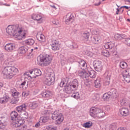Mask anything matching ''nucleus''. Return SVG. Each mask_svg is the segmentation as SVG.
I'll list each match as a JSON object with an SVG mask.
<instances>
[{
  "mask_svg": "<svg viewBox=\"0 0 130 130\" xmlns=\"http://www.w3.org/2000/svg\"><path fill=\"white\" fill-rule=\"evenodd\" d=\"M78 63L80 67H82L81 69L83 70V71H79L78 72L79 77L82 78L84 81L89 80V77L92 78H96V72L94 70L89 71V67H88L87 63L84 60H81L80 61L78 62Z\"/></svg>",
  "mask_w": 130,
  "mask_h": 130,
  "instance_id": "2",
  "label": "nucleus"
},
{
  "mask_svg": "<svg viewBox=\"0 0 130 130\" xmlns=\"http://www.w3.org/2000/svg\"><path fill=\"white\" fill-rule=\"evenodd\" d=\"M9 100H10V97L5 95L2 98H0V103H1V104H6Z\"/></svg>",
  "mask_w": 130,
  "mask_h": 130,
  "instance_id": "25",
  "label": "nucleus"
},
{
  "mask_svg": "<svg viewBox=\"0 0 130 130\" xmlns=\"http://www.w3.org/2000/svg\"><path fill=\"white\" fill-rule=\"evenodd\" d=\"M52 119L55 120V124H60L63 121V115L57 111H55L52 114Z\"/></svg>",
  "mask_w": 130,
  "mask_h": 130,
  "instance_id": "6",
  "label": "nucleus"
},
{
  "mask_svg": "<svg viewBox=\"0 0 130 130\" xmlns=\"http://www.w3.org/2000/svg\"><path fill=\"white\" fill-rule=\"evenodd\" d=\"M105 116V112L103 111L101 109H99V111H98V114H96V117L98 118H103Z\"/></svg>",
  "mask_w": 130,
  "mask_h": 130,
  "instance_id": "24",
  "label": "nucleus"
},
{
  "mask_svg": "<svg viewBox=\"0 0 130 130\" xmlns=\"http://www.w3.org/2000/svg\"><path fill=\"white\" fill-rule=\"evenodd\" d=\"M3 87H4V84L0 82V90L3 88Z\"/></svg>",
  "mask_w": 130,
  "mask_h": 130,
  "instance_id": "57",
  "label": "nucleus"
},
{
  "mask_svg": "<svg viewBox=\"0 0 130 130\" xmlns=\"http://www.w3.org/2000/svg\"><path fill=\"white\" fill-rule=\"evenodd\" d=\"M6 127V123L0 122V128H5Z\"/></svg>",
  "mask_w": 130,
  "mask_h": 130,
  "instance_id": "47",
  "label": "nucleus"
},
{
  "mask_svg": "<svg viewBox=\"0 0 130 130\" xmlns=\"http://www.w3.org/2000/svg\"><path fill=\"white\" fill-rule=\"evenodd\" d=\"M37 38L39 41H41V42H45L46 41L45 39V36L43 35H38L37 36Z\"/></svg>",
  "mask_w": 130,
  "mask_h": 130,
  "instance_id": "31",
  "label": "nucleus"
},
{
  "mask_svg": "<svg viewBox=\"0 0 130 130\" xmlns=\"http://www.w3.org/2000/svg\"><path fill=\"white\" fill-rule=\"evenodd\" d=\"M30 109H36L38 107V103L36 102L30 103L28 105Z\"/></svg>",
  "mask_w": 130,
  "mask_h": 130,
  "instance_id": "30",
  "label": "nucleus"
},
{
  "mask_svg": "<svg viewBox=\"0 0 130 130\" xmlns=\"http://www.w3.org/2000/svg\"><path fill=\"white\" fill-rule=\"evenodd\" d=\"M99 110V108H96V107L91 108L89 111L90 115L92 117H93L94 118H96Z\"/></svg>",
  "mask_w": 130,
  "mask_h": 130,
  "instance_id": "13",
  "label": "nucleus"
},
{
  "mask_svg": "<svg viewBox=\"0 0 130 130\" xmlns=\"http://www.w3.org/2000/svg\"><path fill=\"white\" fill-rule=\"evenodd\" d=\"M37 60L42 62L44 67H47L52 61V56L48 54L40 55L38 57Z\"/></svg>",
  "mask_w": 130,
  "mask_h": 130,
  "instance_id": "5",
  "label": "nucleus"
},
{
  "mask_svg": "<svg viewBox=\"0 0 130 130\" xmlns=\"http://www.w3.org/2000/svg\"><path fill=\"white\" fill-rule=\"evenodd\" d=\"M101 4V2H99V3H96L95 4V6H99Z\"/></svg>",
  "mask_w": 130,
  "mask_h": 130,
  "instance_id": "61",
  "label": "nucleus"
},
{
  "mask_svg": "<svg viewBox=\"0 0 130 130\" xmlns=\"http://www.w3.org/2000/svg\"><path fill=\"white\" fill-rule=\"evenodd\" d=\"M119 112L122 116H127V115H129V110L126 108L120 109Z\"/></svg>",
  "mask_w": 130,
  "mask_h": 130,
  "instance_id": "17",
  "label": "nucleus"
},
{
  "mask_svg": "<svg viewBox=\"0 0 130 130\" xmlns=\"http://www.w3.org/2000/svg\"><path fill=\"white\" fill-rule=\"evenodd\" d=\"M126 3H130L129 0H124Z\"/></svg>",
  "mask_w": 130,
  "mask_h": 130,
  "instance_id": "62",
  "label": "nucleus"
},
{
  "mask_svg": "<svg viewBox=\"0 0 130 130\" xmlns=\"http://www.w3.org/2000/svg\"><path fill=\"white\" fill-rule=\"evenodd\" d=\"M18 72L19 71L16 67L9 66L5 67L2 71V73L4 78L6 79H12L14 76H16L18 74Z\"/></svg>",
  "mask_w": 130,
  "mask_h": 130,
  "instance_id": "3",
  "label": "nucleus"
},
{
  "mask_svg": "<svg viewBox=\"0 0 130 130\" xmlns=\"http://www.w3.org/2000/svg\"><path fill=\"white\" fill-rule=\"evenodd\" d=\"M51 7L53 8V9H55V10H56V7H55V6L51 5Z\"/></svg>",
  "mask_w": 130,
  "mask_h": 130,
  "instance_id": "60",
  "label": "nucleus"
},
{
  "mask_svg": "<svg viewBox=\"0 0 130 130\" xmlns=\"http://www.w3.org/2000/svg\"><path fill=\"white\" fill-rule=\"evenodd\" d=\"M55 81V77L54 73H49L48 76L46 77V79L44 81V83L47 86H50L52 83Z\"/></svg>",
  "mask_w": 130,
  "mask_h": 130,
  "instance_id": "8",
  "label": "nucleus"
},
{
  "mask_svg": "<svg viewBox=\"0 0 130 130\" xmlns=\"http://www.w3.org/2000/svg\"><path fill=\"white\" fill-rule=\"evenodd\" d=\"M94 97L95 98H93V100H94L95 101H97L99 100V98L96 97V95H94Z\"/></svg>",
  "mask_w": 130,
  "mask_h": 130,
  "instance_id": "55",
  "label": "nucleus"
},
{
  "mask_svg": "<svg viewBox=\"0 0 130 130\" xmlns=\"http://www.w3.org/2000/svg\"><path fill=\"white\" fill-rule=\"evenodd\" d=\"M52 23L54 25H56V26H58V25H59V22H58V21H57L56 20H53L52 21Z\"/></svg>",
  "mask_w": 130,
  "mask_h": 130,
  "instance_id": "48",
  "label": "nucleus"
},
{
  "mask_svg": "<svg viewBox=\"0 0 130 130\" xmlns=\"http://www.w3.org/2000/svg\"><path fill=\"white\" fill-rule=\"evenodd\" d=\"M29 94H30V91H29V90H26V91H23L22 92V99L23 100L25 99L26 97H27V96H29Z\"/></svg>",
  "mask_w": 130,
  "mask_h": 130,
  "instance_id": "39",
  "label": "nucleus"
},
{
  "mask_svg": "<svg viewBox=\"0 0 130 130\" xmlns=\"http://www.w3.org/2000/svg\"><path fill=\"white\" fill-rule=\"evenodd\" d=\"M50 112L49 110H43L41 113L42 115H48Z\"/></svg>",
  "mask_w": 130,
  "mask_h": 130,
  "instance_id": "46",
  "label": "nucleus"
},
{
  "mask_svg": "<svg viewBox=\"0 0 130 130\" xmlns=\"http://www.w3.org/2000/svg\"><path fill=\"white\" fill-rule=\"evenodd\" d=\"M102 54L103 55H104V56H106V57H109V55H110V54H111L110 52L107 51V50H104L102 51Z\"/></svg>",
  "mask_w": 130,
  "mask_h": 130,
  "instance_id": "36",
  "label": "nucleus"
},
{
  "mask_svg": "<svg viewBox=\"0 0 130 130\" xmlns=\"http://www.w3.org/2000/svg\"><path fill=\"white\" fill-rule=\"evenodd\" d=\"M68 83H69V78H63L59 83V86L61 87V88L62 87H67V86H68Z\"/></svg>",
  "mask_w": 130,
  "mask_h": 130,
  "instance_id": "22",
  "label": "nucleus"
},
{
  "mask_svg": "<svg viewBox=\"0 0 130 130\" xmlns=\"http://www.w3.org/2000/svg\"><path fill=\"white\" fill-rule=\"evenodd\" d=\"M110 93L112 94V96L114 97V98H117L118 96V92H117V90L114 88H112L110 90Z\"/></svg>",
  "mask_w": 130,
  "mask_h": 130,
  "instance_id": "29",
  "label": "nucleus"
},
{
  "mask_svg": "<svg viewBox=\"0 0 130 130\" xmlns=\"http://www.w3.org/2000/svg\"><path fill=\"white\" fill-rule=\"evenodd\" d=\"M127 21H128V22H130V19H127Z\"/></svg>",
  "mask_w": 130,
  "mask_h": 130,
  "instance_id": "63",
  "label": "nucleus"
},
{
  "mask_svg": "<svg viewBox=\"0 0 130 130\" xmlns=\"http://www.w3.org/2000/svg\"><path fill=\"white\" fill-rule=\"evenodd\" d=\"M16 109L18 112L21 113L27 109V104H23L22 105L17 107Z\"/></svg>",
  "mask_w": 130,
  "mask_h": 130,
  "instance_id": "18",
  "label": "nucleus"
},
{
  "mask_svg": "<svg viewBox=\"0 0 130 130\" xmlns=\"http://www.w3.org/2000/svg\"><path fill=\"white\" fill-rule=\"evenodd\" d=\"M51 46H52V49L53 50H54V51L56 50H59V49L60 48L59 47V45H58V43L56 41H54L52 42Z\"/></svg>",
  "mask_w": 130,
  "mask_h": 130,
  "instance_id": "23",
  "label": "nucleus"
},
{
  "mask_svg": "<svg viewBox=\"0 0 130 130\" xmlns=\"http://www.w3.org/2000/svg\"><path fill=\"white\" fill-rule=\"evenodd\" d=\"M19 100H20L19 98L13 97L11 100V103H12V104H16V103H18Z\"/></svg>",
  "mask_w": 130,
  "mask_h": 130,
  "instance_id": "42",
  "label": "nucleus"
},
{
  "mask_svg": "<svg viewBox=\"0 0 130 130\" xmlns=\"http://www.w3.org/2000/svg\"><path fill=\"white\" fill-rule=\"evenodd\" d=\"M94 86L95 88H100L101 87V79L98 78L94 81Z\"/></svg>",
  "mask_w": 130,
  "mask_h": 130,
  "instance_id": "32",
  "label": "nucleus"
},
{
  "mask_svg": "<svg viewBox=\"0 0 130 130\" xmlns=\"http://www.w3.org/2000/svg\"><path fill=\"white\" fill-rule=\"evenodd\" d=\"M42 97L44 98H48V97H50L51 96V93L50 91H44L41 94Z\"/></svg>",
  "mask_w": 130,
  "mask_h": 130,
  "instance_id": "34",
  "label": "nucleus"
},
{
  "mask_svg": "<svg viewBox=\"0 0 130 130\" xmlns=\"http://www.w3.org/2000/svg\"><path fill=\"white\" fill-rule=\"evenodd\" d=\"M28 49L29 48L27 47V46H23L20 47L18 49V53H20L21 54H24L28 51Z\"/></svg>",
  "mask_w": 130,
  "mask_h": 130,
  "instance_id": "21",
  "label": "nucleus"
},
{
  "mask_svg": "<svg viewBox=\"0 0 130 130\" xmlns=\"http://www.w3.org/2000/svg\"><path fill=\"white\" fill-rule=\"evenodd\" d=\"M48 120H49V117L48 116H42L40 118L39 122H41V123H45Z\"/></svg>",
  "mask_w": 130,
  "mask_h": 130,
  "instance_id": "28",
  "label": "nucleus"
},
{
  "mask_svg": "<svg viewBox=\"0 0 130 130\" xmlns=\"http://www.w3.org/2000/svg\"><path fill=\"white\" fill-rule=\"evenodd\" d=\"M4 60V55L3 54H0V62Z\"/></svg>",
  "mask_w": 130,
  "mask_h": 130,
  "instance_id": "53",
  "label": "nucleus"
},
{
  "mask_svg": "<svg viewBox=\"0 0 130 130\" xmlns=\"http://www.w3.org/2000/svg\"><path fill=\"white\" fill-rule=\"evenodd\" d=\"M71 96L75 99H79L80 97H81V95H80V93L78 92L73 93Z\"/></svg>",
  "mask_w": 130,
  "mask_h": 130,
  "instance_id": "40",
  "label": "nucleus"
},
{
  "mask_svg": "<svg viewBox=\"0 0 130 130\" xmlns=\"http://www.w3.org/2000/svg\"><path fill=\"white\" fill-rule=\"evenodd\" d=\"M15 48V44L13 43L7 44L5 46V49L8 52H12V51H13Z\"/></svg>",
  "mask_w": 130,
  "mask_h": 130,
  "instance_id": "14",
  "label": "nucleus"
},
{
  "mask_svg": "<svg viewBox=\"0 0 130 130\" xmlns=\"http://www.w3.org/2000/svg\"><path fill=\"white\" fill-rule=\"evenodd\" d=\"M119 67L121 69H126V68H127V63L124 61L120 62L119 63Z\"/></svg>",
  "mask_w": 130,
  "mask_h": 130,
  "instance_id": "37",
  "label": "nucleus"
},
{
  "mask_svg": "<svg viewBox=\"0 0 130 130\" xmlns=\"http://www.w3.org/2000/svg\"><path fill=\"white\" fill-rule=\"evenodd\" d=\"M66 45L69 48H70V49H77V48H78V44L71 41L67 42Z\"/></svg>",
  "mask_w": 130,
  "mask_h": 130,
  "instance_id": "15",
  "label": "nucleus"
},
{
  "mask_svg": "<svg viewBox=\"0 0 130 130\" xmlns=\"http://www.w3.org/2000/svg\"><path fill=\"white\" fill-rule=\"evenodd\" d=\"M36 127H39L40 126V123L37 122L35 125Z\"/></svg>",
  "mask_w": 130,
  "mask_h": 130,
  "instance_id": "56",
  "label": "nucleus"
},
{
  "mask_svg": "<svg viewBox=\"0 0 130 130\" xmlns=\"http://www.w3.org/2000/svg\"><path fill=\"white\" fill-rule=\"evenodd\" d=\"M112 97V93L109 91L107 93L104 94L103 99L105 100V101H108V100L111 99Z\"/></svg>",
  "mask_w": 130,
  "mask_h": 130,
  "instance_id": "26",
  "label": "nucleus"
},
{
  "mask_svg": "<svg viewBox=\"0 0 130 130\" xmlns=\"http://www.w3.org/2000/svg\"><path fill=\"white\" fill-rule=\"evenodd\" d=\"M31 18L36 21H40V23H42V21H43L42 15L40 14H34L31 15Z\"/></svg>",
  "mask_w": 130,
  "mask_h": 130,
  "instance_id": "16",
  "label": "nucleus"
},
{
  "mask_svg": "<svg viewBox=\"0 0 130 130\" xmlns=\"http://www.w3.org/2000/svg\"><path fill=\"white\" fill-rule=\"evenodd\" d=\"M11 93L13 97L19 98V96H20V92H18V91H17V90H16L15 88L11 89Z\"/></svg>",
  "mask_w": 130,
  "mask_h": 130,
  "instance_id": "27",
  "label": "nucleus"
},
{
  "mask_svg": "<svg viewBox=\"0 0 130 130\" xmlns=\"http://www.w3.org/2000/svg\"><path fill=\"white\" fill-rule=\"evenodd\" d=\"M122 76L124 80L127 83H129L130 82V73H127L126 70L124 71L122 73Z\"/></svg>",
  "mask_w": 130,
  "mask_h": 130,
  "instance_id": "19",
  "label": "nucleus"
},
{
  "mask_svg": "<svg viewBox=\"0 0 130 130\" xmlns=\"http://www.w3.org/2000/svg\"><path fill=\"white\" fill-rule=\"evenodd\" d=\"M79 87V81L77 79H74L71 82L64 88V93L66 94H72L73 91L78 90Z\"/></svg>",
  "mask_w": 130,
  "mask_h": 130,
  "instance_id": "4",
  "label": "nucleus"
},
{
  "mask_svg": "<svg viewBox=\"0 0 130 130\" xmlns=\"http://www.w3.org/2000/svg\"><path fill=\"white\" fill-rule=\"evenodd\" d=\"M66 63L67 60H60V63L62 67H63V66H64V64H66Z\"/></svg>",
  "mask_w": 130,
  "mask_h": 130,
  "instance_id": "49",
  "label": "nucleus"
},
{
  "mask_svg": "<svg viewBox=\"0 0 130 130\" xmlns=\"http://www.w3.org/2000/svg\"><path fill=\"white\" fill-rule=\"evenodd\" d=\"M46 130H57V128L55 127H48V128H46Z\"/></svg>",
  "mask_w": 130,
  "mask_h": 130,
  "instance_id": "50",
  "label": "nucleus"
},
{
  "mask_svg": "<svg viewBox=\"0 0 130 130\" xmlns=\"http://www.w3.org/2000/svg\"><path fill=\"white\" fill-rule=\"evenodd\" d=\"M119 12V9L117 8V11H116V15H118Z\"/></svg>",
  "mask_w": 130,
  "mask_h": 130,
  "instance_id": "59",
  "label": "nucleus"
},
{
  "mask_svg": "<svg viewBox=\"0 0 130 130\" xmlns=\"http://www.w3.org/2000/svg\"><path fill=\"white\" fill-rule=\"evenodd\" d=\"M114 42H108L105 44V48L106 49H110L111 54H114L115 53V50H114Z\"/></svg>",
  "mask_w": 130,
  "mask_h": 130,
  "instance_id": "9",
  "label": "nucleus"
},
{
  "mask_svg": "<svg viewBox=\"0 0 130 130\" xmlns=\"http://www.w3.org/2000/svg\"><path fill=\"white\" fill-rule=\"evenodd\" d=\"M74 21V16L72 15V14H68L66 15V19L65 23L67 25H69V24H71L73 23V21Z\"/></svg>",
  "mask_w": 130,
  "mask_h": 130,
  "instance_id": "20",
  "label": "nucleus"
},
{
  "mask_svg": "<svg viewBox=\"0 0 130 130\" xmlns=\"http://www.w3.org/2000/svg\"><path fill=\"white\" fill-rule=\"evenodd\" d=\"M22 115L24 118H27L28 117V113L24 112V113L22 114Z\"/></svg>",
  "mask_w": 130,
  "mask_h": 130,
  "instance_id": "51",
  "label": "nucleus"
},
{
  "mask_svg": "<svg viewBox=\"0 0 130 130\" xmlns=\"http://www.w3.org/2000/svg\"><path fill=\"white\" fill-rule=\"evenodd\" d=\"M120 103L122 106H127V105H129L128 101L126 99H123L121 100Z\"/></svg>",
  "mask_w": 130,
  "mask_h": 130,
  "instance_id": "33",
  "label": "nucleus"
},
{
  "mask_svg": "<svg viewBox=\"0 0 130 130\" xmlns=\"http://www.w3.org/2000/svg\"><path fill=\"white\" fill-rule=\"evenodd\" d=\"M119 21H121L122 20V16H120L119 17Z\"/></svg>",
  "mask_w": 130,
  "mask_h": 130,
  "instance_id": "58",
  "label": "nucleus"
},
{
  "mask_svg": "<svg viewBox=\"0 0 130 130\" xmlns=\"http://www.w3.org/2000/svg\"><path fill=\"white\" fill-rule=\"evenodd\" d=\"M6 32L9 35L15 36L19 40H23L27 37L26 30L20 28L16 25H9L6 28Z\"/></svg>",
  "mask_w": 130,
  "mask_h": 130,
  "instance_id": "1",
  "label": "nucleus"
},
{
  "mask_svg": "<svg viewBox=\"0 0 130 130\" xmlns=\"http://www.w3.org/2000/svg\"><path fill=\"white\" fill-rule=\"evenodd\" d=\"M31 51H33V49H31Z\"/></svg>",
  "mask_w": 130,
  "mask_h": 130,
  "instance_id": "64",
  "label": "nucleus"
},
{
  "mask_svg": "<svg viewBox=\"0 0 130 130\" xmlns=\"http://www.w3.org/2000/svg\"><path fill=\"white\" fill-rule=\"evenodd\" d=\"M35 43V41L32 39H28L25 41V44L27 45H33Z\"/></svg>",
  "mask_w": 130,
  "mask_h": 130,
  "instance_id": "35",
  "label": "nucleus"
},
{
  "mask_svg": "<svg viewBox=\"0 0 130 130\" xmlns=\"http://www.w3.org/2000/svg\"><path fill=\"white\" fill-rule=\"evenodd\" d=\"M93 67L96 72H101L102 69H103V67H102V62L98 60H95L93 62Z\"/></svg>",
  "mask_w": 130,
  "mask_h": 130,
  "instance_id": "12",
  "label": "nucleus"
},
{
  "mask_svg": "<svg viewBox=\"0 0 130 130\" xmlns=\"http://www.w3.org/2000/svg\"><path fill=\"white\" fill-rule=\"evenodd\" d=\"M89 36H90V33L88 31H85L82 34V37L85 38L86 40H88Z\"/></svg>",
  "mask_w": 130,
  "mask_h": 130,
  "instance_id": "38",
  "label": "nucleus"
},
{
  "mask_svg": "<svg viewBox=\"0 0 130 130\" xmlns=\"http://www.w3.org/2000/svg\"><path fill=\"white\" fill-rule=\"evenodd\" d=\"M30 76H29L31 79H34V78H37V77H39V76H41L42 72H41V70L38 69H35L32 71L30 72Z\"/></svg>",
  "mask_w": 130,
  "mask_h": 130,
  "instance_id": "10",
  "label": "nucleus"
},
{
  "mask_svg": "<svg viewBox=\"0 0 130 130\" xmlns=\"http://www.w3.org/2000/svg\"><path fill=\"white\" fill-rule=\"evenodd\" d=\"M100 41H101V40H100V39L98 37H95L93 38V42L95 44H97V43H99Z\"/></svg>",
  "mask_w": 130,
  "mask_h": 130,
  "instance_id": "43",
  "label": "nucleus"
},
{
  "mask_svg": "<svg viewBox=\"0 0 130 130\" xmlns=\"http://www.w3.org/2000/svg\"><path fill=\"white\" fill-rule=\"evenodd\" d=\"M26 81H24L23 82H22L20 85V88H24L25 85H26Z\"/></svg>",
  "mask_w": 130,
  "mask_h": 130,
  "instance_id": "52",
  "label": "nucleus"
},
{
  "mask_svg": "<svg viewBox=\"0 0 130 130\" xmlns=\"http://www.w3.org/2000/svg\"><path fill=\"white\" fill-rule=\"evenodd\" d=\"M124 43L128 46H130V38H127L124 39Z\"/></svg>",
  "mask_w": 130,
  "mask_h": 130,
  "instance_id": "44",
  "label": "nucleus"
},
{
  "mask_svg": "<svg viewBox=\"0 0 130 130\" xmlns=\"http://www.w3.org/2000/svg\"><path fill=\"white\" fill-rule=\"evenodd\" d=\"M60 60H67V59L63 55H61L60 56Z\"/></svg>",
  "mask_w": 130,
  "mask_h": 130,
  "instance_id": "54",
  "label": "nucleus"
},
{
  "mask_svg": "<svg viewBox=\"0 0 130 130\" xmlns=\"http://www.w3.org/2000/svg\"><path fill=\"white\" fill-rule=\"evenodd\" d=\"M92 122H87L83 125V126L85 127V128H89L92 125Z\"/></svg>",
  "mask_w": 130,
  "mask_h": 130,
  "instance_id": "41",
  "label": "nucleus"
},
{
  "mask_svg": "<svg viewBox=\"0 0 130 130\" xmlns=\"http://www.w3.org/2000/svg\"><path fill=\"white\" fill-rule=\"evenodd\" d=\"M111 77V72L106 71L105 73V79L104 80V85L108 86L110 84V77Z\"/></svg>",
  "mask_w": 130,
  "mask_h": 130,
  "instance_id": "11",
  "label": "nucleus"
},
{
  "mask_svg": "<svg viewBox=\"0 0 130 130\" xmlns=\"http://www.w3.org/2000/svg\"><path fill=\"white\" fill-rule=\"evenodd\" d=\"M0 122L6 123V122H7V118H6L5 117H1Z\"/></svg>",
  "mask_w": 130,
  "mask_h": 130,
  "instance_id": "45",
  "label": "nucleus"
},
{
  "mask_svg": "<svg viewBox=\"0 0 130 130\" xmlns=\"http://www.w3.org/2000/svg\"><path fill=\"white\" fill-rule=\"evenodd\" d=\"M11 120H13L14 124L15 125V127H19L22 124L21 121H19L18 119V113L16 111H13L11 113Z\"/></svg>",
  "mask_w": 130,
  "mask_h": 130,
  "instance_id": "7",
  "label": "nucleus"
}]
</instances>
